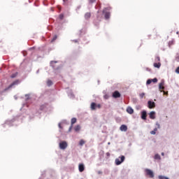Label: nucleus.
<instances>
[{"label": "nucleus", "mask_w": 179, "mask_h": 179, "mask_svg": "<svg viewBox=\"0 0 179 179\" xmlns=\"http://www.w3.org/2000/svg\"><path fill=\"white\" fill-rule=\"evenodd\" d=\"M47 85L48 86H51L52 85V81L51 80H48Z\"/></svg>", "instance_id": "obj_23"}, {"label": "nucleus", "mask_w": 179, "mask_h": 179, "mask_svg": "<svg viewBox=\"0 0 179 179\" xmlns=\"http://www.w3.org/2000/svg\"><path fill=\"white\" fill-rule=\"evenodd\" d=\"M162 92H163L164 94H165V95H166V96H167V94H169V92H166V91H162Z\"/></svg>", "instance_id": "obj_35"}, {"label": "nucleus", "mask_w": 179, "mask_h": 179, "mask_svg": "<svg viewBox=\"0 0 179 179\" xmlns=\"http://www.w3.org/2000/svg\"><path fill=\"white\" fill-rule=\"evenodd\" d=\"M73 43H78V40H73Z\"/></svg>", "instance_id": "obj_37"}, {"label": "nucleus", "mask_w": 179, "mask_h": 179, "mask_svg": "<svg viewBox=\"0 0 179 179\" xmlns=\"http://www.w3.org/2000/svg\"><path fill=\"white\" fill-rule=\"evenodd\" d=\"M148 108H155V107H156V103H155V102H152L151 101H149L148 102Z\"/></svg>", "instance_id": "obj_7"}, {"label": "nucleus", "mask_w": 179, "mask_h": 179, "mask_svg": "<svg viewBox=\"0 0 179 179\" xmlns=\"http://www.w3.org/2000/svg\"><path fill=\"white\" fill-rule=\"evenodd\" d=\"M162 156H164V152H162Z\"/></svg>", "instance_id": "obj_38"}, {"label": "nucleus", "mask_w": 179, "mask_h": 179, "mask_svg": "<svg viewBox=\"0 0 179 179\" xmlns=\"http://www.w3.org/2000/svg\"><path fill=\"white\" fill-rule=\"evenodd\" d=\"M120 129L122 131L127 132V131H128V127L125 124H122L120 126Z\"/></svg>", "instance_id": "obj_9"}, {"label": "nucleus", "mask_w": 179, "mask_h": 179, "mask_svg": "<svg viewBox=\"0 0 179 179\" xmlns=\"http://www.w3.org/2000/svg\"><path fill=\"white\" fill-rule=\"evenodd\" d=\"M94 1H96V0H91V2H94Z\"/></svg>", "instance_id": "obj_39"}, {"label": "nucleus", "mask_w": 179, "mask_h": 179, "mask_svg": "<svg viewBox=\"0 0 179 179\" xmlns=\"http://www.w3.org/2000/svg\"><path fill=\"white\" fill-rule=\"evenodd\" d=\"M16 76H17V73H15L12 74V75L10 76V78H11L12 79H13V78H16Z\"/></svg>", "instance_id": "obj_25"}, {"label": "nucleus", "mask_w": 179, "mask_h": 179, "mask_svg": "<svg viewBox=\"0 0 179 179\" xmlns=\"http://www.w3.org/2000/svg\"><path fill=\"white\" fill-rule=\"evenodd\" d=\"M85 143H86V141H85V140H83V139H81L80 141L79 145H80V146H83V145H85Z\"/></svg>", "instance_id": "obj_20"}, {"label": "nucleus", "mask_w": 179, "mask_h": 179, "mask_svg": "<svg viewBox=\"0 0 179 179\" xmlns=\"http://www.w3.org/2000/svg\"><path fill=\"white\" fill-rule=\"evenodd\" d=\"M55 40H57V35H55L53 38L52 39V41H55Z\"/></svg>", "instance_id": "obj_32"}, {"label": "nucleus", "mask_w": 179, "mask_h": 179, "mask_svg": "<svg viewBox=\"0 0 179 179\" xmlns=\"http://www.w3.org/2000/svg\"><path fill=\"white\" fill-rule=\"evenodd\" d=\"M59 19H60L61 20H62V19H64V14H60V15H59Z\"/></svg>", "instance_id": "obj_31"}, {"label": "nucleus", "mask_w": 179, "mask_h": 179, "mask_svg": "<svg viewBox=\"0 0 179 179\" xmlns=\"http://www.w3.org/2000/svg\"><path fill=\"white\" fill-rule=\"evenodd\" d=\"M59 146L62 150H65V149L68 148V143H66V141H62L59 143Z\"/></svg>", "instance_id": "obj_2"}, {"label": "nucleus", "mask_w": 179, "mask_h": 179, "mask_svg": "<svg viewBox=\"0 0 179 179\" xmlns=\"http://www.w3.org/2000/svg\"><path fill=\"white\" fill-rule=\"evenodd\" d=\"M73 125H71L69 129V131L71 132V131H72V128H73Z\"/></svg>", "instance_id": "obj_33"}, {"label": "nucleus", "mask_w": 179, "mask_h": 179, "mask_svg": "<svg viewBox=\"0 0 179 179\" xmlns=\"http://www.w3.org/2000/svg\"><path fill=\"white\" fill-rule=\"evenodd\" d=\"M146 117H148V114L146 113V110H143L141 113V118H142V120H146Z\"/></svg>", "instance_id": "obj_12"}, {"label": "nucleus", "mask_w": 179, "mask_h": 179, "mask_svg": "<svg viewBox=\"0 0 179 179\" xmlns=\"http://www.w3.org/2000/svg\"><path fill=\"white\" fill-rule=\"evenodd\" d=\"M45 108H47V103L43 104L40 106L41 111H43Z\"/></svg>", "instance_id": "obj_15"}, {"label": "nucleus", "mask_w": 179, "mask_h": 179, "mask_svg": "<svg viewBox=\"0 0 179 179\" xmlns=\"http://www.w3.org/2000/svg\"><path fill=\"white\" fill-rule=\"evenodd\" d=\"M125 160V156L122 155L115 159V164L116 166H120L121 163H122Z\"/></svg>", "instance_id": "obj_1"}, {"label": "nucleus", "mask_w": 179, "mask_h": 179, "mask_svg": "<svg viewBox=\"0 0 179 179\" xmlns=\"http://www.w3.org/2000/svg\"><path fill=\"white\" fill-rule=\"evenodd\" d=\"M20 83V80H16L14 82H13L9 86L8 89H10L11 87H13V86H16Z\"/></svg>", "instance_id": "obj_5"}, {"label": "nucleus", "mask_w": 179, "mask_h": 179, "mask_svg": "<svg viewBox=\"0 0 179 179\" xmlns=\"http://www.w3.org/2000/svg\"><path fill=\"white\" fill-rule=\"evenodd\" d=\"M149 115L151 120H155V118H156V112L152 111L150 113Z\"/></svg>", "instance_id": "obj_11"}, {"label": "nucleus", "mask_w": 179, "mask_h": 179, "mask_svg": "<svg viewBox=\"0 0 179 179\" xmlns=\"http://www.w3.org/2000/svg\"><path fill=\"white\" fill-rule=\"evenodd\" d=\"M158 178H159V179H169V178L165 177V176H159L158 177Z\"/></svg>", "instance_id": "obj_27"}, {"label": "nucleus", "mask_w": 179, "mask_h": 179, "mask_svg": "<svg viewBox=\"0 0 179 179\" xmlns=\"http://www.w3.org/2000/svg\"><path fill=\"white\" fill-rule=\"evenodd\" d=\"M146 69V71H148L149 72H150L152 70L150 69H149V68H146L145 69Z\"/></svg>", "instance_id": "obj_36"}, {"label": "nucleus", "mask_w": 179, "mask_h": 179, "mask_svg": "<svg viewBox=\"0 0 179 179\" xmlns=\"http://www.w3.org/2000/svg\"><path fill=\"white\" fill-rule=\"evenodd\" d=\"M78 170H79L80 173H83V171H85V164H79Z\"/></svg>", "instance_id": "obj_8"}, {"label": "nucleus", "mask_w": 179, "mask_h": 179, "mask_svg": "<svg viewBox=\"0 0 179 179\" xmlns=\"http://www.w3.org/2000/svg\"><path fill=\"white\" fill-rule=\"evenodd\" d=\"M140 97L141 99H143V97H145V93L140 94Z\"/></svg>", "instance_id": "obj_30"}, {"label": "nucleus", "mask_w": 179, "mask_h": 179, "mask_svg": "<svg viewBox=\"0 0 179 179\" xmlns=\"http://www.w3.org/2000/svg\"><path fill=\"white\" fill-rule=\"evenodd\" d=\"M145 173L147 176H149L150 178H153L155 177V174L153 173V171L150 169H145Z\"/></svg>", "instance_id": "obj_4"}, {"label": "nucleus", "mask_w": 179, "mask_h": 179, "mask_svg": "<svg viewBox=\"0 0 179 179\" xmlns=\"http://www.w3.org/2000/svg\"><path fill=\"white\" fill-rule=\"evenodd\" d=\"M154 159H155V160H160L161 157H160V156L159 155V154H156V155H155Z\"/></svg>", "instance_id": "obj_21"}, {"label": "nucleus", "mask_w": 179, "mask_h": 179, "mask_svg": "<svg viewBox=\"0 0 179 179\" xmlns=\"http://www.w3.org/2000/svg\"><path fill=\"white\" fill-rule=\"evenodd\" d=\"M92 16V14L90 13H86L85 15V19H90V17Z\"/></svg>", "instance_id": "obj_16"}, {"label": "nucleus", "mask_w": 179, "mask_h": 179, "mask_svg": "<svg viewBox=\"0 0 179 179\" xmlns=\"http://www.w3.org/2000/svg\"><path fill=\"white\" fill-rule=\"evenodd\" d=\"M176 73H179V66L176 69Z\"/></svg>", "instance_id": "obj_34"}, {"label": "nucleus", "mask_w": 179, "mask_h": 179, "mask_svg": "<svg viewBox=\"0 0 179 179\" xmlns=\"http://www.w3.org/2000/svg\"><path fill=\"white\" fill-rule=\"evenodd\" d=\"M147 85H150V83H152V79H149L147 80Z\"/></svg>", "instance_id": "obj_29"}, {"label": "nucleus", "mask_w": 179, "mask_h": 179, "mask_svg": "<svg viewBox=\"0 0 179 179\" xmlns=\"http://www.w3.org/2000/svg\"><path fill=\"white\" fill-rule=\"evenodd\" d=\"M159 89L160 90V92H163L164 89V82L162 81L159 85Z\"/></svg>", "instance_id": "obj_10"}, {"label": "nucleus", "mask_w": 179, "mask_h": 179, "mask_svg": "<svg viewBox=\"0 0 179 179\" xmlns=\"http://www.w3.org/2000/svg\"><path fill=\"white\" fill-rule=\"evenodd\" d=\"M154 66L155 68H160V66H162V64L160 62L158 63H154Z\"/></svg>", "instance_id": "obj_17"}, {"label": "nucleus", "mask_w": 179, "mask_h": 179, "mask_svg": "<svg viewBox=\"0 0 179 179\" xmlns=\"http://www.w3.org/2000/svg\"><path fill=\"white\" fill-rule=\"evenodd\" d=\"M158 128H160V124H158Z\"/></svg>", "instance_id": "obj_40"}, {"label": "nucleus", "mask_w": 179, "mask_h": 179, "mask_svg": "<svg viewBox=\"0 0 179 179\" xmlns=\"http://www.w3.org/2000/svg\"><path fill=\"white\" fill-rule=\"evenodd\" d=\"M73 124H76V117H73L71 119V125H73Z\"/></svg>", "instance_id": "obj_22"}, {"label": "nucleus", "mask_w": 179, "mask_h": 179, "mask_svg": "<svg viewBox=\"0 0 179 179\" xmlns=\"http://www.w3.org/2000/svg\"><path fill=\"white\" fill-rule=\"evenodd\" d=\"M113 97H114V99H119V97H121V94L118 91H115L113 93Z\"/></svg>", "instance_id": "obj_6"}, {"label": "nucleus", "mask_w": 179, "mask_h": 179, "mask_svg": "<svg viewBox=\"0 0 179 179\" xmlns=\"http://www.w3.org/2000/svg\"><path fill=\"white\" fill-rule=\"evenodd\" d=\"M151 81L153 82V83H157V78H153V79H151Z\"/></svg>", "instance_id": "obj_28"}, {"label": "nucleus", "mask_w": 179, "mask_h": 179, "mask_svg": "<svg viewBox=\"0 0 179 179\" xmlns=\"http://www.w3.org/2000/svg\"><path fill=\"white\" fill-rule=\"evenodd\" d=\"M155 62H160V57L156 56V57H155Z\"/></svg>", "instance_id": "obj_26"}, {"label": "nucleus", "mask_w": 179, "mask_h": 179, "mask_svg": "<svg viewBox=\"0 0 179 179\" xmlns=\"http://www.w3.org/2000/svg\"><path fill=\"white\" fill-rule=\"evenodd\" d=\"M74 130L76 131V132H79V131H80V125L76 126Z\"/></svg>", "instance_id": "obj_18"}, {"label": "nucleus", "mask_w": 179, "mask_h": 179, "mask_svg": "<svg viewBox=\"0 0 179 179\" xmlns=\"http://www.w3.org/2000/svg\"><path fill=\"white\" fill-rule=\"evenodd\" d=\"M90 108H91V110H96V108H101V105L100 103L96 104V103L92 102V103H91Z\"/></svg>", "instance_id": "obj_3"}, {"label": "nucleus", "mask_w": 179, "mask_h": 179, "mask_svg": "<svg viewBox=\"0 0 179 179\" xmlns=\"http://www.w3.org/2000/svg\"><path fill=\"white\" fill-rule=\"evenodd\" d=\"M103 13H105V19H110V12H106V10H103Z\"/></svg>", "instance_id": "obj_13"}, {"label": "nucleus", "mask_w": 179, "mask_h": 179, "mask_svg": "<svg viewBox=\"0 0 179 179\" xmlns=\"http://www.w3.org/2000/svg\"><path fill=\"white\" fill-rule=\"evenodd\" d=\"M55 64H57L56 61L50 62V65H51V66H52V68H55V66H54Z\"/></svg>", "instance_id": "obj_24"}, {"label": "nucleus", "mask_w": 179, "mask_h": 179, "mask_svg": "<svg viewBox=\"0 0 179 179\" xmlns=\"http://www.w3.org/2000/svg\"><path fill=\"white\" fill-rule=\"evenodd\" d=\"M156 132H157V128H155L154 130L150 131L151 135H156Z\"/></svg>", "instance_id": "obj_19"}, {"label": "nucleus", "mask_w": 179, "mask_h": 179, "mask_svg": "<svg viewBox=\"0 0 179 179\" xmlns=\"http://www.w3.org/2000/svg\"><path fill=\"white\" fill-rule=\"evenodd\" d=\"M127 112L129 114H134V110L130 106L127 107Z\"/></svg>", "instance_id": "obj_14"}]
</instances>
